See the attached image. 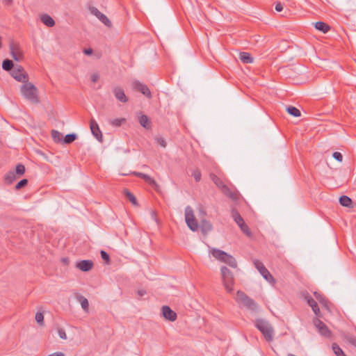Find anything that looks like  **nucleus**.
Wrapping results in <instances>:
<instances>
[{"instance_id":"f257e3e1","label":"nucleus","mask_w":356,"mask_h":356,"mask_svg":"<svg viewBox=\"0 0 356 356\" xmlns=\"http://www.w3.org/2000/svg\"><path fill=\"white\" fill-rule=\"evenodd\" d=\"M185 220L191 230L195 232L200 227L204 235L207 234L213 228L211 223L205 219H202L199 225L197 220L195 218L193 210L190 206H187L185 209Z\"/></svg>"},{"instance_id":"f03ea898","label":"nucleus","mask_w":356,"mask_h":356,"mask_svg":"<svg viewBox=\"0 0 356 356\" xmlns=\"http://www.w3.org/2000/svg\"><path fill=\"white\" fill-rule=\"evenodd\" d=\"M20 92L24 98L33 104H38L40 102L38 89L29 81L23 83Z\"/></svg>"},{"instance_id":"7ed1b4c3","label":"nucleus","mask_w":356,"mask_h":356,"mask_svg":"<svg viewBox=\"0 0 356 356\" xmlns=\"http://www.w3.org/2000/svg\"><path fill=\"white\" fill-rule=\"evenodd\" d=\"M254 325L255 327L262 333L266 341L270 342L273 341L274 329L267 321L264 319H257Z\"/></svg>"},{"instance_id":"20e7f679","label":"nucleus","mask_w":356,"mask_h":356,"mask_svg":"<svg viewBox=\"0 0 356 356\" xmlns=\"http://www.w3.org/2000/svg\"><path fill=\"white\" fill-rule=\"evenodd\" d=\"M211 254L213 257L227 264L230 267L236 268L237 263L236 259L225 251L213 248L211 250Z\"/></svg>"},{"instance_id":"39448f33","label":"nucleus","mask_w":356,"mask_h":356,"mask_svg":"<svg viewBox=\"0 0 356 356\" xmlns=\"http://www.w3.org/2000/svg\"><path fill=\"white\" fill-rule=\"evenodd\" d=\"M235 298L238 302L242 304L247 309L252 311L257 310V302L253 299L248 297L243 291H238Z\"/></svg>"},{"instance_id":"423d86ee","label":"nucleus","mask_w":356,"mask_h":356,"mask_svg":"<svg viewBox=\"0 0 356 356\" xmlns=\"http://www.w3.org/2000/svg\"><path fill=\"white\" fill-rule=\"evenodd\" d=\"M220 270L224 286L228 293H232L234 282V275L232 271L225 266H222Z\"/></svg>"},{"instance_id":"0eeeda50","label":"nucleus","mask_w":356,"mask_h":356,"mask_svg":"<svg viewBox=\"0 0 356 356\" xmlns=\"http://www.w3.org/2000/svg\"><path fill=\"white\" fill-rule=\"evenodd\" d=\"M25 172V167L22 163H18L16 165L15 170H10L4 177L5 182L7 184L13 183L19 176L24 175Z\"/></svg>"},{"instance_id":"6e6552de","label":"nucleus","mask_w":356,"mask_h":356,"mask_svg":"<svg viewBox=\"0 0 356 356\" xmlns=\"http://www.w3.org/2000/svg\"><path fill=\"white\" fill-rule=\"evenodd\" d=\"M231 215L233 220L240 227L241 230L247 236H250L251 232L250 231V229L247 224L245 222L241 214L238 213V211L235 209H232L231 211Z\"/></svg>"},{"instance_id":"1a4fd4ad","label":"nucleus","mask_w":356,"mask_h":356,"mask_svg":"<svg viewBox=\"0 0 356 356\" xmlns=\"http://www.w3.org/2000/svg\"><path fill=\"white\" fill-rule=\"evenodd\" d=\"M11 76L17 81L23 83L29 81V75L21 65H16L10 72Z\"/></svg>"},{"instance_id":"9d476101","label":"nucleus","mask_w":356,"mask_h":356,"mask_svg":"<svg viewBox=\"0 0 356 356\" xmlns=\"http://www.w3.org/2000/svg\"><path fill=\"white\" fill-rule=\"evenodd\" d=\"M254 265L266 281L269 282H275L273 277L261 261L257 259L254 260Z\"/></svg>"},{"instance_id":"9b49d317","label":"nucleus","mask_w":356,"mask_h":356,"mask_svg":"<svg viewBox=\"0 0 356 356\" xmlns=\"http://www.w3.org/2000/svg\"><path fill=\"white\" fill-rule=\"evenodd\" d=\"M314 325L318 329V332L326 338L332 336V332L328 327L320 319L315 318L313 321Z\"/></svg>"},{"instance_id":"f8f14e48","label":"nucleus","mask_w":356,"mask_h":356,"mask_svg":"<svg viewBox=\"0 0 356 356\" xmlns=\"http://www.w3.org/2000/svg\"><path fill=\"white\" fill-rule=\"evenodd\" d=\"M133 89L136 91L141 92L148 99L152 98V93L147 85L141 83L139 81H134L132 83Z\"/></svg>"},{"instance_id":"ddd939ff","label":"nucleus","mask_w":356,"mask_h":356,"mask_svg":"<svg viewBox=\"0 0 356 356\" xmlns=\"http://www.w3.org/2000/svg\"><path fill=\"white\" fill-rule=\"evenodd\" d=\"M10 54L13 58L16 61H21L23 60L24 56L23 52L20 49L19 44L11 42L9 45Z\"/></svg>"},{"instance_id":"4468645a","label":"nucleus","mask_w":356,"mask_h":356,"mask_svg":"<svg viewBox=\"0 0 356 356\" xmlns=\"http://www.w3.org/2000/svg\"><path fill=\"white\" fill-rule=\"evenodd\" d=\"M90 12L96 16L105 26L110 28L112 26V23L110 19L103 13H102L96 7L90 6Z\"/></svg>"},{"instance_id":"2eb2a0df","label":"nucleus","mask_w":356,"mask_h":356,"mask_svg":"<svg viewBox=\"0 0 356 356\" xmlns=\"http://www.w3.org/2000/svg\"><path fill=\"white\" fill-rule=\"evenodd\" d=\"M90 128L92 135L96 138V139L99 142H102V131L99 127L97 122L93 118H92L90 120Z\"/></svg>"},{"instance_id":"dca6fc26","label":"nucleus","mask_w":356,"mask_h":356,"mask_svg":"<svg viewBox=\"0 0 356 356\" xmlns=\"http://www.w3.org/2000/svg\"><path fill=\"white\" fill-rule=\"evenodd\" d=\"M113 92L116 99L122 103H126L129 99L124 93L122 88L118 86L113 89Z\"/></svg>"},{"instance_id":"f3484780","label":"nucleus","mask_w":356,"mask_h":356,"mask_svg":"<svg viewBox=\"0 0 356 356\" xmlns=\"http://www.w3.org/2000/svg\"><path fill=\"white\" fill-rule=\"evenodd\" d=\"M162 314L165 319L170 321H175L177 319V314L167 305L162 307Z\"/></svg>"},{"instance_id":"a211bd4d","label":"nucleus","mask_w":356,"mask_h":356,"mask_svg":"<svg viewBox=\"0 0 356 356\" xmlns=\"http://www.w3.org/2000/svg\"><path fill=\"white\" fill-rule=\"evenodd\" d=\"M76 266L81 271L88 272L92 268L93 262L91 260H81L76 262Z\"/></svg>"},{"instance_id":"6ab92c4d","label":"nucleus","mask_w":356,"mask_h":356,"mask_svg":"<svg viewBox=\"0 0 356 356\" xmlns=\"http://www.w3.org/2000/svg\"><path fill=\"white\" fill-rule=\"evenodd\" d=\"M305 300H307V304L312 307V311L314 312V313L317 316H321V312H320V309H319V307L318 306V304H317L316 301L312 297H311L309 294H307L305 296Z\"/></svg>"},{"instance_id":"aec40b11","label":"nucleus","mask_w":356,"mask_h":356,"mask_svg":"<svg viewBox=\"0 0 356 356\" xmlns=\"http://www.w3.org/2000/svg\"><path fill=\"white\" fill-rule=\"evenodd\" d=\"M134 175L137 177L143 179L145 182L148 183L151 186L156 185V181L147 174L138 172H134Z\"/></svg>"},{"instance_id":"412c9836","label":"nucleus","mask_w":356,"mask_h":356,"mask_svg":"<svg viewBox=\"0 0 356 356\" xmlns=\"http://www.w3.org/2000/svg\"><path fill=\"white\" fill-rule=\"evenodd\" d=\"M140 124L146 129H149L152 127V122L146 115H141L138 118Z\"/></svg>"},{"instance_id":"4be33fe9","label":"nucleus","mask_w":356,"mask_h":356,"mask_svg":"<svg viewBox=\"0 0 356 356\" xmlns=\"http://www.w3.org/2000/svg\"><path fill=\"white\" fill-rule=\"evenodd\" d=\"M220 189L222 193L226 196L229 197L233 200H237V195L235 193L232 192L225 184L221 186Z\"/></svg>"},{"instance_id":"5701e85b","label":"nucleus","mask_w":356,"mask_h":356,"mask_svg":"<svg viewBox=\"0 0 356 356\" xmlns=\"http://www.w3.org/2000/svg\"><path fill=\"white\" fill-rule=\"evenodd\" d=\"M339 203L343 207H346L348 208H352L353 207V202L349 197L346 195H341L339 197Z\"/></svg>"},{"instance_id":"b1692460","label":"nucleus","mask_w":356,"mask_h":356,"mask_svg":"<svg viewBox=\"0 0 356 356\" xmlns=\"http://www.w3.org/2000/svg\"><path fill=\"white\" fill-rule=\"evenodd\" d=\"M40 19L42 22L48 27H52L55 25V21L54 19L47 14L42 15Z\"/></svg>"},{"instance_id":"393cba45","label":"nucleus","mask_w":356,"mask_h":356,"mask_svg":"<svg viewBox=\"0 0 356 356\" xmlns=\"http://www.w3.org/2000/svg\"><path fill=\"white\" fill-rule=\"evenodd\" d=\"M239 58L245 64L253 63L254 58L250 53L241 52L239 54Z\"/></svg>"},{"instance_id":"a878e982","label":"nucleus","mask_w":356,"mask_h":356,"mask_svg":"<svg viewBox=\"0 0 356 356\" xmlns=\"http://www.w3.org/2000/svg\"><path fill=\"white\" fill-rule=\"evenodd\" d=\"M315 28L323 33H326L330 30V26L327 24L321 21L315 23Z\"/></svg>"},{"instance_id":"bb28decb","label":"nucleus","mask_w":356,"mask_h":356,"mask_svg":"<svg viewBox=\"0 0 356 356\" xmlns=\"http://www.w3.org/2000/svg\"><path fill=\"white\" fill-rule=\"evenodd\" d=\"M15 67L13 61L8 58L5 59L2 63V68L5 71L11 72Z\"/></svg>"},{"instance_id":"cd10ccee","label":"nucleus","mask_w":356,"mask_h":356,"mask_svg":"<svg viewBox=\"0 0 356 356\" xmlns=\"http://www.w3.org/2000/svg\"><path fill=\"white\" fill-rule=\"evenodd\" d=\"M123 193L124 196L131 202V204L134 206L138 205V202L136 197L127 188L123 190Z\"/></svg>"},{"instance_id":"c85d7f7f","label":"nucleus","mask_w":356,"mask_h":356,"mask_svg":"<svg viewBox=\"0 0 356 356\" xmlns=\"http://www.w3.org/2000/svg\"><path fill=\"white\" fill-rule=\"evenodd\" d=\"M76 299L81 303L82 309L85 311H88L89 306L88 299L81 295H77Z\"/></svg>"},{"instance_id":"c756f323","label":"nucleus","mask_w":356,"mask_h":356,"mask_svg":"<svg viewBox=\"0 0 356 356\" xmlns=\"http://www.w3.org/2000/svg\"><path fill=\"white\" fill-rule=\"evenodd\" d=\"M77 138V135L76 134L72 133L67 134L62 140L63 144H70L73 143Z\"/></svg>"},{"instance_id":"7c9ffc66","label":"nucleus","mask_w":356,"mask_h":356,"mask_svg":"<svg viewBox=\"0 0 356 356\" xmlns=\"http://www.w3.org/2000/svg\"><path fill=\"white\" fill-rule=\"evenodd\" d=\"M286 111L289 114L293 117H299L301 115V113L299 109L293 106H289L286 108Z\"/></svg>"},{"instance_id":"2f4dec72","label":"nucleus","mask_w":356,"mask_h":356,"mask_svg":"<svg viewBox=\"0 0 356 356\" xmlns=\"http://www.w3.org/2000/svg\"><path fill=\"white\" fill-rule=\"evenodd\" d=\"M126 122V119L124 118H115L109 120V124L113 127H119L123 123Z\"/></svg>"},{"instance_id":"473e14b6","label":"nucleus","mask_w":356,"mask_h":356,"mask_svg":"<svg viewBox=\"0 0 356 356\" xmlns=\"http://www.w3.org/2000/svg\"><path fill=\"white\" fill-rule=\"evenodd\" d=\"M210 178L213 181V183L218 187V188H221V186L222 185H224L225 183L222 181V180L219 178L216 175H215L214 173H211L210 174Z\"/></svg>"},{"instance_id":"72a5a7b5","label":"nucleus","mask_w":356,"mask_h":356,"mask_svg":"<svg viewBox=\"0 0 356 356\" xmlns=\"http://www.w3.org/2000/svg\"><path fill=\"white\" fill-rule=\"evenodd\" d=\"M51 137L53 140L56 143H61L63 140L61 138V134L57 130L54 129L51 131Z\"/></svg>"},{"instance_id":"f704fd0d","label":"nucleus","mask_w":356,"mask_h":356,"mask_svg":"<svg viewBox=\"0 0 356 356\" xmlns=\"http://www.w3.org/2000/svg\"><path fill=\"white\" fill-rule=\"evenodd\" d=\"M332 350L337 356H346L342 349L337 344H332Z\"/></svg>"},{"instance_id":"c9c22d12","label":"nucleus","mask_w":356,"mask_h":356,"mask_svg":"<svg viewBox=\"0 0 356 356\" xmlns=\"http://www.w3.org/2000/svg\"><path fill=\"white\" fill-rule=\"evenodd\" d=\"M314 295L316 297V300H318L320 303H321L323 305H326L327 300L321 293L315 291L314 293Z\"/></svg>"},{"instance_id":"e433bc0d","label":"nucleus","mask_w":356,"mask_h":356,"mask_svg":"<svg viewBox=\"0 0 356 356\" xmlns=\"http://www.w3.org/2000/svg\"><path fill=\"white\" fill-rule=\"evenodd\" d=\"M100 254L102 259L106 262V264H109L111 262L109 254L104 250H101Z\"/></svg>"},{"instance_id":"4c0bfd02","label":"nucleus","mask_w":356,"mask_h":356,"mask_svg":"<svg viewBox=\"0 0 356 356\" xmlns=\"http://www.w3.org/2000/svg\"><path fill=\"white\" fill-rule=\"evenodd\" d=\"M28 184V180L26 179H21L15 186L16 190H19L24 186H26Z\"/></svg>"},{"instance_id":"58836bf2","label":"nucleus","mask_w":356,"mask_h":356,"mask_svg":"<svg viewBox=\"0 0 356 356\" xmlns=\"http://www.w3.org/2000/svg\"><path fill=\"white\" fill-rule=\"evenodd\" d=\"M35 321L38 324L42 325L44 324V315L41 312H37L35 314Z\"/></svg>"},{"instance_id":"ea45409f","label":"nucleus","mask_w":356,"mask_h":356,"mask_svg":"<svg viewBox=\"0 0 356 356\" xmlns=\"http://www.w3.org/2000/svg\"><path fill=\"white\" fill-rule=\"evenodd\" d=\"M192 176L194 177L196 182H199L201 180L202 174L199 170H195L193 172Z\"/></svg>"},{"instance_id":"a19ab883","label":"nucleus","mask_w":356,"mask_h":356,"mask_svg":"<svg viewBox=\"0 0 356 356\" xmlns=\"http://www.w3.org/2000/svg\"><path fill=\"white\" fill-rule=\"evenodd\" d=\"M346 339L349 343H350L353 346L356 347V337H355L348 335V336L346 337Z\"/></svg>"},{"instance_id":"79ce46f5","label":"nucleus","mask_w":356,"mask_h":356,"mask_svg":"<svg viewBox=\"0 0 356 356\" xmlns=\"http://www.w3.org/2000/svg\"><path fill=\"white\" fill-rule=\"evenodd\" d=\"M332 156L334 159H336L339 162H341L343 160V155L341 154V153H340L339 152H334L332 154Z\"/></svg>"},{"instance_id":"37998d69","label":"nucleus","mask_w":356,"mask_h":356,"mask_svg":"<svg viewBox=\"0 0 356 356\" xmlns=\"http://www.w3.org/2000/svg\"><path fill=\"white\" fill-rule=\"evenodd\" d=\"M156 143L163 147H166V142L163 138L157 137L155 138Z\"/></svg>"},{"instance_id":"c03bdc74","label":"nucleus","mask_w":356,"mask_h":356,"mask_svg":"<svg viewBox=\"0 0 356 356\" xmlns=\"http://www.w3.org/2000/svg\"><path fill=\"white\" fill-rule=\"evenodd\" d=\"M58 335L59 337L63 339H67V335H66V333L65 332V330L63 329H58Z\"/></svg>"},{"instance_id":"a18cd8bd","label":"nucleus","mask_w":356,"mask_h":356,"mask_svg":"<svg viewBox=\"0 0 356 356\" xmlns=\"http://www.w3.org/2000/svg\"><path fill=\"white\" fill-rule=\"evenodd\" d=\"M275 9L277 12H281L283 10L282 4L280 2H277L275 4Z\"/></svg>"},{"instance_id":"49530a36","label":"nucleus","mask_w":356,"mask_h":356,"mask_svg":"<svg viewBox=\"0 0 356 356\" xmlns=\"http://www.w3.org/2000/svg\"><path fill=\"white\" fill-rule=\"evenodd\" d=\"M99 75L96 73L95 74H92L91 75V81L93 82V83H96L98 80H99Z\"/></svg>"},{"instance_id":"de8ad7c7","label":"nucleus","mask_w":356,"mask_h":356,"mask_svg":"<svg viewBox=\"0 0 356 356\" xmlns=\"http://www.w3.org/2000/svg\"><path fill=\"white\" fill-rule=\"evenodd\" d=\"M83 51L87 56H90L93 53V50L91 48L84 49Z\"/></svg>"},{"instance_id":"09e8293b","label":"nucleus","mask_w":356,"mask_h":356,"mask_svg":"<svg viewBox=\"0 0 356 356\" xmlns=\"http://www.w3.org/2000/svg\"><path fill=\"white\" fill-rule=\"evenodd\" d=\"M49 356H65V355L62 352H56V353L49 355Z\"/></svg>"},{"instance_id":"8fccbe9b","label":"nucleus","mask_w":356,"mask_h":356,"mask_svg":"<svg viewBox=\"0 0 356 356\" xmlns=\"http://www.w3.org/2000/svg\"><path fill=\"white\" fill-rule=\"evenodd\" d=\"M13 2V0H3V3L5 5L10 6Z\"/></svg>"},{"instance_id":"3c124183","label":"nucleus","mask_w":356,"mask_h":356,"mask_svg":"<svg viewBox=\"0 0 356 356\" xmlns=\"http://www.w3.org/2000/svg\"><path fill=\"white\" fill-rule=\"evenodd\" d=\"M137 293H138V296H144L145 294H146V291H145V290H138V291H137Z\"/></svg>"},{"instance_id":"603ef678","label":"nucleus","mask_w":356,"mask_h":356,"mask_svg":"<svg viewBox=\"0 0 356 356\" xmlns=\"http://www.w3.org/2000/svg\"><path fill=\"white\" fill-rule=\"evenodd\" d=\"M62 261L65 264H68L69 263V259L67 258H63L62 259Z\"/></svg>"},{"instance_id":"864d4df0","label":"nucleus","mask_w":356,"mask_h":356,"mask_svg":"<svg viewBox=\"0 0 356 356\" xmlns=\"http://www.w3.org/2000/svg\"><path fill=\"white\" fill-rule=\"evenodd\" d=\"M152 217H153V218H154V217H155V216H156V213H155V211H152Z\"/></svg>"}]
</instances>
